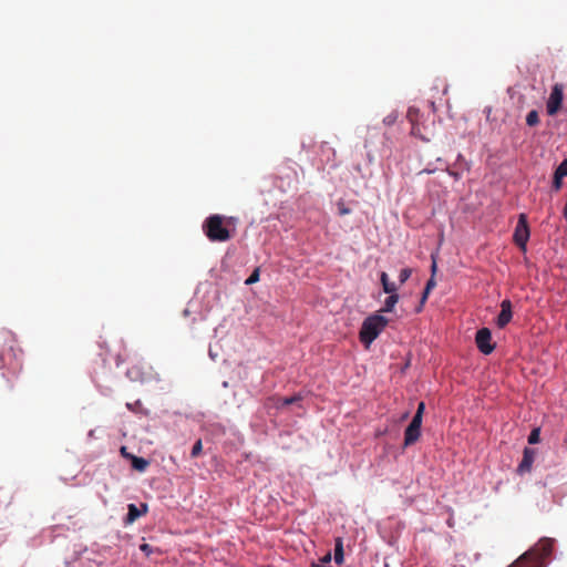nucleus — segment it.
<instances>
[{
	"mask_svg": "<svg viewBox=\"0 0 567 567\" xmlns=\"http://www.w3.org/2000/svg\"><path fill=\"white\" fill-rule=\"evenodd\" d=\"M431 269H432V276L427 280L426 285H425V289L427 291H432V289L436 286V282H435V279H434V275H435V271H436V262H435V260H433Z\"/></svg>",
	"mask_w": 567,
	"mask_h": 567,
	"instance_id": "obj_17",
	"label": "nucleus"
},
{
	"mask_svg": "<svg viewBox=\"0 0 567 567\" xmlns=\"http://www.w3.org/2000/svg\"><path fill=\"white\" fill-rule=\"evenodd\" d=\"M424 410H425V404H424V402H420V403H419V405H417V410H416V412H415V414H414V415H419V419H421V420H422V417H423V413H424Z\"/></svg>",
	"mask_w": 567,
	"mask_h": 567,
	"instance_id": "obj_28",
	"label": "nucleus"
},
{
	"mask_svg": "<svg viewBox=\"0 0 567 567\" xmlns=\"http://www.w3.org/2000/svg\"><path fill=\"white\" fill-rule=\"evenodd\" d=\"M259 280V268H256L252 274L246 279V285L256 284Z\"/></svg>",
	"mask_w": 567,
	"mask_h": 567,
	"instance_id": "obj_23",
	"label": "nucleus"
},
{
	"mask_svg": "<svg viewBox=\"0 0 567 567\" xmlns=\"http://www.w3.org/2000/svg\"><path fill=\"white\" fill-rule=\"evenodd\" d=\"M203 231L213 243H224L233 236L225 225V217L218 214L210 215L204 220Z\"/></svg>",
	"mask_w": 567,
	"mask_h": 567,
	"instance_id": "obj_2",
	"label": "nucleus"
},
{
	"mask_svg": "<svg viewBox=\"0 0 567 567\" xmlns=\"http://www.w3.org/2000/svg\"><path fill=\"white\" fill-rule=\"evenodd\" d=\"M284 399L285 398L278 395H272L266 400L265 406L266 409H282L286 406L282 404Z\"/></svg>",
	"mask_w": 567,
	"mask_h": 567,
	"instance_id": "obj_14",
	"label": "nucleus"
},
{
	"mask_svg": "<svg viewBox=\"0 0 567 567\" xmlns=\"http://www.w3.org/2000/svg\"><path fill=\"white\" fill-rule=\"evenodd\" d=\"M330 560H331V555H330V553H328L327 555L323 556L322 563H329Z\"/></svg>",
	"mask_w": 567,
	"mask_h": 567,
	"instance_id": "obj_32",
	"label": "nucleus"
},
{
	"mask_svg": "<svg viewBox=\"0 0 567 567\" xmlns=\"http://www.w3.org/2000/svg\"><path fill=\"white\" fill-rule=\"evenodd\" d=\"M406 117L411 124H416L419 118V110L415 107H409Z\"/></svg>",
	"mask_w": 567,
	"mask_h": 567,
	"instance_id": "obj_18",
	"label": "nucleus"
},
{
	"mask_svg": "<svg viewBox=\"0 0 567 567\" xmlns=\"http://www.w3.org/2000/svg\"><path fill=\"white\" fill-rule=\"evenodd\" d=\"M558 174V178H564L567 176V158L564 159L555 171Z\"/></svg>",
	"mask_w": 567,
	"mask_h": 567,
	"instance_id": "obj_19",
	"label": "nucleus"
},
{
	"mask_svg": "<svg viewBox=\"0 0 567 567\" xmlns=\"http://www.w3.org/2000/svg\"><path fill=\"white\" fill-rule=\"evenodd\" d=\"M422 420L419 415H414L411 423L408 425L404 432V445L410 446L414 444L421 435Z\"/></svg>",
	"mask_w": 567,
	"mask_h": 567,
	"instance_id": "obj_7",
	"label": "nucleus"
},
{
	"mask_svg": "<svg viewBox=\"0 0 567 567\" xmlns=\"http://www.w3.org/2000/svg\"><path fill=\"white\" fill-rule=\"evenodd\" d=\"M563 178H558V174L554 173V181H553V187L555 190H559L561 188Z\"/></svg>",
	"mask_w": 567,
	"mask_h": 567,
	"instance_id": "obj_27",
	"label": "nucleus"
},
{
	"mask_svg": "<svg viewBox=\"0 0 567 567\" xmlns=\"http://www.w3.org/2000/svg\"><path fill=\"white\" fill-rule=\"evenodd\" d=\"M431 291H427L425 288H424V291L422 293V297H421V300H420V306L416 308V312H420L424 306V303L426 302L427 298H429V295H430Z\"/></svg>",
	"mask_w": 567,
	"mask_h": 567,
	"instance_id": "obj_26",
	"label": "nucleus"
},
{
	"mask_svg": "<svg viewBox=\"0 0 567 567\" xmlns=\"http://www.w3.org/2000/svg\"><path fill=\"white\" fill-rule=\"evenodd\" d=\"M411 134L414 135V136L420 137L421 140H423L425 142L430 141L427 137H425V136H423L421 134V131H420V127H419L417 123L416 124H412Z\"/></svg>",
	"mask_w": 567,
	"mask_h": 567,
	"instance_id": "obj_25",
	"label": "nucleus"
},
{
	"mask_svg": "<svg viewBox=\"0 0 567 567\" xmlns=\"http://www.w3.org/2000/svg\"><path fill=\"white\" fill-rule=\"evenodd\" d=\"M539 433H540L539 429H534L528 436V443L529 444L538 443L539 442Z\"/></svg>",
	"mask_w": 567,
	"mask_h": 567,
	"instance_id": "obj_24",
	"label": "nucleus"
},
{
	"mask_svg": "<svg viewBox=\"0 0 567 567\" xmlns=\"http://www.w3.org/2000/svg\"><path fill=\"white\" fill-rule=\"evenodd\" d=\"M350 212L351 210L349 208H347L343 204L339 205V214L340 215H348V214H350Z\"/></svg>",
	"mask_w": 567,
	"mask_h": 567,
	"instance_id": "obj_30",
	"label": "nucleus"
},
{
	"mask_svg": "<svg viewBox=\"0 0 567 567\" xmlns=\"http://www.w3.org/2000/svg\"><path fill=\"white\" fill-rule=\"evenodd\" d=\"M553 548L554 539L542 538L529 551L524 554L527 555L524 567L535 565H537V567H544V560L550 556Z\"/></svg>",
	"mask_w": 567,
	"mask_h": 567,
	"instance_id": "obj_3",
	"label": "nucleus"
},
{
	"mask_svg": "<svg viewBox=\"0 0 567 567\" xmlns=\"http://www.w3.org/2000/svg\"><path fill=\"white\" fill-rule=\"evenodd\" d=\"M202 450H203V444H202V440H197L195 442V444L193 445V449H192V452H190V456L192 457H197L200 455L202 453Z\"/></svg>",
	"mask_w": 567,
	"mask_h": 567,
	"instance_id": "obj_21",
	"label": "nucleus"
},
{
	"mask_svg": "<svg viewBox=\"0 0 567 567\" xmlns=\"http://www.w3.org/2000/svg\"><path fill=\"white\" fill-rule=\"evenodd\" d=\"M143 549H144V555L148 556L151 554V549L147 544H144Z\"/></svg>",
	"mask_w": 567,
	"mask_h": 567,
	"instance_id": "obj_31",
	"label": "nucleus"
},
{
	"mask_svg": "<svg viewBox=\"0 0 567 567\" xmlns=\"http://www.w3.org/2000/svg\"><path fill=\"white\" fill-rule=\"evenodd\" d=\"M538 123H539V116H538L537 111L533 110V111L528 112V114L526 116V124L528 126H535Z\"/></svg>",
	"mask_w": 567,
	"mask_h": 567,
	"instance_id": "obj_16",
	"label": "nucleus"
},
{
	"mask_svg": "<svg viewBox=\"0 0 567 567\" xmlns=\"http://www.w3.org/2000/svg\"><path fill=\"white\" fill-rule=\"evenodd\" d=\"M147 464H148V463H147V461H146V460H144V462H143L144 470L146 468Z\"/></svg>",
	"mask_w": 567,
	"mask_h": 567,
	"instance_id": "obj_35",
	"label": "nucleus"
},
{
	"mask_svg": "<svg viewBox=\"0 0 567 567\" xmlns=\"http://www.w3.org/2000/svg\"><path fill=\"white\" fill-rule=\"evenodd\" d=\"M334 561L340 565L343 563V545L342 539L338 538L334 546Z\"/></svg>",
	"mask_w": 567,
	"mask_h": 567,
	"instance_id": "obj_15",
	"label": "nucleus"
},
{
	"mask_svg": "<svg viewBox=\"0 0 567 567\" xmlns=\"http://www.w3.org/2000/svg\"><path fill=\"white\" fill-rule=\"evenodd\" d=\"M530 231L527 221V216L525 214H520L518 216V220L514 230L513 239L514 243L523 250H526V245L529 239Z\"/></svg>",
	"mask_w": 567,
	"mask_h": 567,
	"instance_id": "obj_4",
	"label": "nucleus"
},
{
	"mask_svg": "<svg viewBox=\"0 0 567 567\" xmlns=\"http://www.w3.org/2000/svg\"><path fill=\"white\" fill-rule=\"evenodd\" d=\"M380 280L383 287V291L385 293H395L398 290V287L394 282L390 281L389 276L386 272H381Z\"/></svg>",
	"mask_w": 567,
	"mask_h": 567,
	"instance_id": "obj_11",
	"label": "nucleus"
},
{
	"mask_svg": "<svg viewBox=\"0 0 567 567\" xmlns=\"http://www.w3.org/2000/svg\"><path fill=\"white\" fill-rule=\"evenodd\" d=\"M513 318L512 302L509 299H504L501 302V312L497 316L496 324L498 328H505Z\"/></svg>",
	"mask_w": 567,
	"mask_h": 567,
	"instance_id": "obj_8",
	"label": "nucleus"
},
{
	"mask_svg": "<svg viewBox=\"0 0 567 567\" xmlns=\"http://www.w3.org/2000/svg\"><path fill=\"white\" fill-rule=\"evenodd\" d=\"M121 454L123 457L130 460L132 462V466L136 471H142V457L135 456L127 452L126 446L121 447Z\"/></svg>",
	"mask_w": 567,
	"mask_h": 567,
	"instance_id": "obj_10",
	"label": "nucleus"
},
{
	"mask_svg": "<svg viewBox=\"0 0 567 567\" xmlns=\"http://www.w3.org/2000/svg\"><path fill=\"white\" fill-rule=\"evenodd\" d=\"M142 512L137 508L136 505L134 504H130L128 505V513L124 519V523L126 525L128 524H132L133 522H135L140 516H141Z\"/></svg>",
	"mask_w": 567,
	"mask_h": 567,
	"instance_id": "obj_12",
	"label": "nucleus"
},
{
	"mask_svg": "<svg viewBox=\"0 0 567 567\" xmlns=\"http://www.w3.org/2000/svg\"><path fill=\"white\" fill-rule=\"evenodd\" d=\"M143 511H144V515H145L147 513V505L146 504H144Z\"/></svg>",
	"mask_w": 567,
	"mask_h": 567,
	"instance_id": "obj_34",
	"label": "nucleus"
},
{
	"mask_svg": "<svg viewBox=\"0 0 567 567\" xmlns=\"http://www.w3.org/2000/svg\"><path fill=\"white\" fill-rule=\"evenodd\" d=\"M398 301H399V295L396 292L390 293V296L385 299L384 306L381 309V311L382 312H392L395 305L398 303Z\"/></svg>",
	"mask_w": 567,
	"mask_h": 567,
	"instance_id": "obj_13",
	"label": "nucleus"
},
{
	"mask_svg": "<svg viewBox=\"0 0 567 567\" xmlns=\"http://www.w3.org/2000/svg\"><path fill=\"white\" fill-rule=\"evenodd\" d=\"M396 120V116L393 115V114H390L388 115L386 117H384L383 122L386 124V125H391L395 122Z\"/></svg>",
	"mask_w": 567,
	"mask_h": 567,
	"instance_id": "obj_29",
	"label": "nucleus"
},
{
	"mask_svg": "<svg viewBox=\"0 0 567 567\" xmlns=\"http://www.w3.org/2000/svg\"><path fill=\"white\" fill-rule=\"evenodd\" d=\"M388 323L389 319L380 313L371 315L363 320L359 332V339L367 349L385 329Z\"/></svg>",
	"mask_w": 567,
	"mask_h": 567,
	"instance_id": "obj_1",
	"label": "nucleus"
},
{
	"mask_svg": "<svg viewBox=\"0 0 567 567\" xmlns=\"http://www.w3.org/2000/svg\"><path fill=\"white\" fill-rule=\"evenodd\" d=\"M536 451L534 449L525 447L523 458L517 467L519 474L527 473L532 470V465L535 461Z\"/></svg>",
	"mask_w": 567,
	"mask_h": 567,
	"instance_id": "obj_9",
	"label": "nucleus"
},
{
	"mask_svg": "<svg viewBox=\"0 0 567 567\" xmlns=\"http://www.w3.org/2000/svg\"><path fill=\"white\" fill-rule=\"evenodd\" d=\"M564 100V85L556 83L550 92V95L547 101V113L549 115H555L559 109L561 107V103Z\"/></svg>",
	"mask_w": 567,
	"mask_h": 567,
	"instance_id": "obj_5",
	"label": "nucleus"
},
{
	"mask_svg": "<svg viewBox=\"0 0 567 567\" xmlns=\"http://www.w3.org/2000/svg\"><path fill=\"white\" fill-rule=\"evenodd\" d=\"M475 342L478 350L484 354H489L495 349V344L492 343V333L488 328H482L476 332Z\"/></svg>",
	"mask_w": 567,
	"mask_h": 567,
	"instance_id": "obj_6",
	"label": "nucleus"
},
{
	"mask_svg": "<svg viewBox=\"0 0 567 567\" xmlns=\"http://www.w3.org/2000/svg\"><path fill=\"white\" fill-rule=\"evenodd\" d=\"M565 443L567 444V433H566V437H565Z\"/></svg>",
	"mask_w": 567,
	"mask_h": 567,
	"instance_id": "obj_36",
	"label": "nucleus"
},
{
	"mask_svg": "<svg viewBox=\"0 0 567 567\" xmlns=\"http://www.w3.org/2000/svg\"><path fill=\"white\" fill-rule=\"evenodd\" d=\"M411 275L412 270L410 268H403L399 275L400 284H404L411 277Z\"/></svg>",
	"mask_w": 567,
	"mask_h": 567,
	"instance_id": "obj_22",
	"label": "nucleus"
},
{
	"mask_svg": "<svg viewBox=\"0 0 567 567\" xmlns=\"http://www.w3.org/2000/svg\"><path fill=\"white\" fill-rule=\"evenodd\" d=\"M311 567H323V566H322V565H320V564L312 563V564H311Z\"/></svg>",
	"mask_w": 567,
	"mask_h": 567,
	"instance_id": "obj_33",
	"label": "nucleus"
},
{
	"mask_svg": "<svg viewBox=\"0 0 567 567\" xmlns=\"http://www.w3.org/2000/svg\"><path fill=\"white\" fill-rule=\"evenodd\" d=\"M301 400H302V395L300 393H298V394H295L292 396L285 398L284 401H282V404H285L287 406V405H290V404L298 403Z\"/></svg>",
	"mask_w": 567,
	"mask_h": 567,
	"instance_id": "obj_20",
	"label": "nucleus"
}]
</instances>
